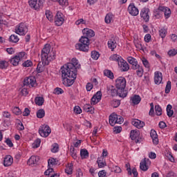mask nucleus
Returning <instances> with one entry per match:
<instances>
[{
	"instance_id": "nucleus-1",
	"label": "nucleus",
	"mask_w": 177,
	"mask_h": 177,
	"mask_svg": "<svg viewBox=\"0 0 177 177\" xmlns=\"http://www.w3.org/2000/svg\"><path fill=\"white\" fill-rule=\"evenodd\" d=\"M83 36L79 39V42L75 45L77 50L82 52H89L90 40L89 38L95 37V31L89 28H84L82 30Z\"/></svg>"
},
{
	"instance_id": "nucleus-2",
	"label": "nucleus",
	"mask_w": 177,
	"mask_h": 177,
	"mask_svg": "<svg viewBox=\"0 0 177 177\" xmlns=\"http://www.w3.org/2000/svg\"><path fill=\"white\" fill-rule=\"evenodd\" d=\"M60 71L62 73V84L65 86H71L75 82L77 73H73L68 72V71H63L62 69H60Z\"/></svg>"
},
{
	"instance_id": "nucleus-3",
	"label": "nucleus",
	"mask_w": 177,
	"mask_h": 177,
	"mask_svg": "<svg viewBox=\"0 0 177 177\" xmlns=\"http://www.w3.org/2000/svg\"><path fill=\"white\" fill-rule=\"evenodd\" d=\"M77 68H81V65H78V59L73 58L71 62L62 66L60 70L77 74Z\"/></svg>"
},
{
	"instance_id": "nucleus-4",
	"label": "nucleus",
	"mask_w": 177,
	"mask_h": 177,
	"mask_svg": "<svg viewBox=\"0 0 177 177\" xmlns=\"http://www.w3.org/2000/svg\"><path fill=\"white\" fill-rule=\"evenodd\" d=\"M52 130L48 124H41L38 130V133L42 138H48L50 135Z\"/></svg>"
},
{
	"instance_id": "nucleus-5",
	"label": "nucleus",
	"mask_w": 177,
	"mask_h": 177,
	"mask_svg": "<svg viewBox=\"0 0 177 177\" xmlns=\"http://www.w3.org/2000/svg\"><path fill=\"white\" fill-rule=\"evenodd\" d=\"M115 86L117 89H119V91H122L124 93L127 92L125 91V88L127 86V80L124 77H119L115 80Z\"/></svg>"
},
{
	"instance_id": "nucleus-6",
	"label": "nucleus",
	"mask_w": 177,
	"mask_h": 177,
	"mask_svg": "<svg viewBox=\"0 0 177 177\" xmlns=\"http://www.w3.org/2000/svg\"><path fill=\"white\" fill-rule=\"evenodd\" d=\"M44 0H28L29 6L35 10H39L44 5Z\"/></svg>"
},
{
	"instance_id": "nucleus-7",
	"label": "nucleus",
	"mask_w": 177,
	"mask_h": 177,
	"mask_svg": "<svg viewBox=\"0 0 177 177\" xmlns=\"http://www.w3.org/2000/svg\"><path fill=\"white\" fill-rule=\"evenodd\" d=\"M27 32H28V28L24 23H20L15 29V33L18 34V35H26Z\"/></svg>"
},
{
	"instance_id": "nucleus-8",
	"label": "nucleus",
	"mask_w": 177,
	"mask_h": 177,
	"mask_svg": "<svg viewBox=\"0 0 177 177\" xmlns=\"http://www.w3.org/2000/svg\"><path fill=\"white\" fill-rule=\"evenodd\" d=\"M28 85H30L32 88L37 86V80L35 79V77L30 76L29 77H26L24 80V86H28Z\"/></svg>"
},
{
	"instance_id": "nucleus-9",
	"label": "nucleus",
	"mask_w": 177,
	"mask_h": 177,
	"mask_svg": "<svg viewBox=\"0 0 177 177\" xmlns=\"http://www.w3.org/2000/svg\"><path fill=\"white\" fill-rule=\"evenodd\" d=\"M55 26L57 27H60V26L63 25L64 23V15L62 13V12L58 11L55 17Z\"/></svg>"
},
{
	"instance_id": "nucleus-10",
	"label": "nucleus",
	"mask_w": 177,
	"mask_h": 177,
	"mask_svg": "<svg viewBox=\"0 0 177 177\" xmlns=\"http://www.w3.org/2000/svg\"><path fill=\"white\" fill-rule=\"evenodd\" d=\"M149 13H150V9L146 7L142 8L140 11V17L143 19L145 23H149L150 21V15Z\"/></svg>"
},
{
	"instance_id": "nucleus-11",
	"label": "nucleus",
	"mask_w": 177,
	"mask_h": 177,
	"mask_svg": "<svg viewBox=\"0 0 177 177\" xmlns=\"http://www.w3.org/2000/svg\"><path fill=\"white\" fill-rule=\"evenodd\" d=\"M111 96H119L120 97H127L128 95V92L123 93L122 91H120L118 88H111Z\"/></svg>"
},
{
	"instance_id": "nucleus-12",
	"label": "nucleus",
	"mask_w": 177,
	"mask_h": 177,
	"mask_svg": "<svg viewBox=\"0 0 177 177\" xmlns=\"http://www.w3.org/2000/svg\"><path fill=\"white\" fill-rule=\"evenodd\" d=\"M102 100V91H97L91 98V104H97Z\"/></svg>"
},
{
	"instance_id": "nucleus-13",
	"label": "nucleus",
	"mask_w": 177,
	"mask_h": 177,
	"mask_svg": "<svg viewBox=\"0 0 177 177\" xmlns=\"http://www.w3.org/2000/svg\"><path fill=\"white\" fill-rule=\"evenodd\" d=\"M128 12L131 16H138L139 15V9L135 6L134 3H131L129 6Z\"/></svg>"
},
{
	"instance_id": "nucleus-14",
	"label": "nucleus",
	"mask_w": 177,
	"mask_h": 177,
	"mask_svg": "<svg viewBox=\"0 0 177 177\" xmlns=\"http://www.w3.org/2000/svg\"><path fill=\"white\" fill-rule=\"evenodd\" d=\"M118 64L119 67H120L121 71L125 72L129 70V64L122 58L120 59V62H119Z\"/></svg>"
},
{
	"instance_id": "nucleus-15",
	"label": "nucleus",
	"mask_w": 177,
	"mask_h": 177,
	"mask_svg": "<svg viewBox=\"0 0 177 177\" xmlns=\"http://www.w3.org/2000/svg\"><path fill=\"white\" fill-rule=\"evenodd\" d=\"M50 53V45L46 44L44 48L41 50V62H44V59H46L48 54Z\"/></svg>"
},
{
	"instance_id": "nucleus-16",
	"label": "nucleus",
	"mask_w": 177,
	"mask_h": 177,
	"mask_svg": "<svg viewBox=\"0 0 177 177\" xmlns=\"http://www.w3.org/2000/svg\"><path fill=\"white\" fill-rule=\"evenodd\" d=\"M38 162H39V156H32L27 161L28 165H30L31 167L38 165Z\"/></svg>"
},
{
	"instance_id": "nucleus-17",
	"label": "nucleus",
	"mask_w": 177,
	"mask_h": 177,
	"mask_svg": "<svg viewBox=\"0 0 177 177\" xmlns=\"http://www.w3.org/2000/svg\"><path fill=\"white\" fill-rule=\"evenodd\" d=\"M150 162V159L145 158L140 163V169L141 171H147V169H149V166L147 164H149Z\"/></svg>"
},
{
	"instance_id": "nucleus-18",
	"label": "nucleus",
	"mask_w": 177,
	"mask_h": 177,
	"mask_svg": "<svg viewBox=\"0 0 177 177\" xmlns=\"http://www.w3.org/2000/svg\"><path fill=\"white\" fill-rule=\"evenodd\" d=\"M164 12V8L162 6H159L157 9L153 11V16L156 19H160L162 17V15Z\"/></svg>"
},
{
	"instance_id": "nucleus-19",
	"label": "nucleus",
	"mask_w": 177,
	"mask_h": 177,
	"mask_svg": "<svg viewBox=\"0 0 177 177\" xmlns=\"http://www.w3.org/2000/svg\"><path fill=\"white\" fill-rule=\"evenodd\" d=\"M150 136L152 139L153 145H157L159 143L158 141V135H157V131L154 129H151L150 132Z\"/></svg>"
},
{
	"instance_id": "nucleus-20",
	"label": "nucleus",
	"mask_w": 177,
	"mask_h": 177,
	"mask_svg": "<svg viewBox=\"0 0 177 177\" xmlns=\"http://www.w3.org/2000/svg\"><path fill=\"white\" fill-rule=\"evenodd\" d=\"M132 125L138 128V129H140L145 127V122L140 120L138 119H134L131 121Z\"/></svg>"
},
{
	"instance_id": "nucleus-21",
	"label": "nucleus",
	"mask_w": 177,
	"mask_h": 177,
	"mask_svg": "<svg viewBox=\"0 0 177 177\" xmlns=\"http://www.w3.org/2000/svg\"><path fill=\"white\" fill-rule=\"evenodd\" d=\"M12 164H13V158L10 155L6 156L3 160L4 167H10Z\"/></svg>"
},
{
	"instance_id": "nucleus-22",
	"label": "nucleus",
	"mask_w": 177,
	"mask_h": 177,
	"mask_svg": "<svg viewBox=\"0 0 177 177\" xmlns=\"http://www.w3.org/2000/svg\"><path fill=\"white\" fill-rule=\"evenodd\" d=\"M140 136V131L138 129L136 130H131L130 132V138L131 140H136Z\"/></svg>"
},
{
	"instance_id": "nucleus-23",
	"label": "nucleus",
	"mask_w": 177,
	"mask_h": 177,
	"mask_svg": "<svg viewBox=\"0 0 177 177\" xmlns=\"http://www.w3.org/2000/svg\"><path fill=\"white\" fill-rule=\"evenodd\" d=\"M56 59V53L54 51L50 52L46 58L44 59V62H52Z\"/></svg>"
},
{
	"instance_id": "nucleus-24",
	"label": "nucleus",
	"mask_w": 177,
	"mask_h": 177,
	"mask_svg": "<svg viewBox=\"0 0 177 177\" xmlns=\"http://www.w3.org/2000/svg\"><path fill=\"white\" fill-rule=\"evenodd\" d=\"M108 48H109L112 52L117 48V41L115 39H111L108 41Z\"/></svg>"
},
{
	"instance_id": "nucleus-25",
	"label": "nucleus",
	"mask_w": 177,
	"mask_h": 177,
	"mask_svg": "<svg viewBox=\"0 0 177 177\" xmlns=\"http://www.w3.org/2000/svg\"><path fill=\"white\" fill-rule=\"evenodd\" d=\"M161 81H162V74L159 73L158 72H155V84H156L157 85H160V84H161Z\"/></svg>"
},
{
	"instance_id": "nucleus-26",
	"label": "nucleus",
	"mask_w": 177,
	"mask_h": 177,
	"mask_svg": "<svg viewBox=\"0 0 177 177\" xmlns=\"http://www.w3.org/2000/svg\"><path fill=\"white\" fill-rule=\"evenodd\" d=\"M84 111H86V113H90V114H93L95 113V108H93L91 104H86L83 106Z\"/></svg>"
},
{
	"instance_id": "nucleus-27",
	"label": "nucleus",
	"mask_w": 177,
	"mask_h": 177,
	"mask_svg": "<svg viewBox=\"0 0 177 177\" xmlns=\"http://www.w3.org/2000/svg\"><path fill=\"white\" fill-rule=\"evenodd\" d=\"M163 8L162 13L165 15V19H169L171 17V9L168 7L162 6Z\"/></svg>"
},
{
	"instance_id": "nucleus-28",
	"label": "nucleus",
	"mask_w": 177,
	"mask_h": 177,
	"mask_svg": "<svg viewBox=\"0 0 177 177\" xmlns=\"http://www.w3.org/2000/svg\"><path fill=\"white\" fill-rule=\"evenodd\" d=\"M116 114L115 113H112L109 115V124L111 127H114L115 125V124H117L116 122V117H115Z\"/></svg>"
},
{
	"instance_id": "nucleus-29",
	"label": "nucleus",
	"mask_w": 177,
	"mask_h": 177,
	"mask_svg": "<svg viewBox=\"0 0 177 177\" xmlns=\"http://www.w3.org/2000/svg\"><path fill=\"white\" fill-rule=\"evenodd\" d=\"M80 157L82 160H84L89 157V152L86 149H83L80 150Z\"/></svg>"
},
{
	"instance_id": "nucleus-30",
	"label": "nucleus",
	"mask_w": 177,
	"mask_h": 177,
	"mask_svg": "<svg viewBox=\"0 0 177 177\" xmlns=\"http://www.w3.org/2000/svg\"><path fill=\"white\" fill-rule=\"evenodd\" d=\"M131 100L133 104H139V103H140V100H142V98H140V95H135L134 96L131 97Z\"/></svg>"
},
{
	"instance_id": "nucleus-31",
	"label": "nucleus",
	"mask_w": 177,
	"mask_h": 177,
	"mask_svg": "<svg viewBox=\"0 0 177 177\" xmlns=\"http://www.w3.org/2000/svg\"><path fill=\"white\" fill-rule=\"evenodd\" d=\"M103 160L104 158L102 156L97 158V164L98 165L99 168H104V167L107 165L106 161H103Z\"/></svg>"
},
{
	"instance_id": "nucleus-32",
	"label": "nucleus",
	"mask_w": 177,
	"mask_h": 177,
	"mask_svg": "<svg viewBox=\"0 0 177 177\" xmlns=\"http://www.w3.org/2000/svg\"><path fill=\"white\" fill-rule=\"evenodd\" d=\"M121 59H122V57H121V56H120L117 54L112 55L109 57V60H111L112 62H117L118 64V63H120V62H121Z\"/></svg>"
},
{
	"instance_id": "nucleus-33",
	"label": "nucleus",
	"mask_w": 177,
	"mask_h": 177,
	"mask_svg": "<svg viewBox=\"0 0 177 177\" xmlns=\"http://www.w3.org/2000/svg\"><path fill=\"white\" fill-rule=\"evenodd\" d=\"M104 75L108 78H110V80H114V73H113V72L109 69L104 71Z\"/></svg>"
},
{
	"instance_id": "nucleus-34",
	"label": "nucleus",
	"mask_w": 177,
	"mask_h": 177,
	"mask_svg": "<svg viewBox=\"0 0 177 177\" xmlns=\"http://www.w3.org/2000/svg\"><path fill=\"white\" fill-rule=\"evenodd\" d=\"M44 102H45V100L44 99L43 97H36L35 98V103L37 106H42Z\"/></svg>"
},
{
	"instance_id": "nucleus-35",
	"label": "nucleus",
	"mask_w": 177,
	"mask_h": 177,
	"mask_svg": "<svg viewBox=\"0 0 177 177\" xmlns=\"http://www.w3.org/2000/svg\"><path fill=\"white\" fill-rule=\"evenodd\" d=\"M19 57L15 56L10 59V63L12 64V66H19V63L20 62V59L18 58Z\"/></svg>"
},
{
	"instance_id": "nucleus-36",
	"label": "nucleus",
	"mask_w": 177,
	"mask_h": 177,
	"mask_svg": "<svg viewBox=\"0 0 177 177\" xmlns=\"http://www.w3.org/2000/svg\"><path fill=\"white\" fill-rule=\"evenodd\" d=\"M65 172L67 175L73 174V163H68L65 169Z\"/></svg>"
},
{
	"instance_id": "nucleus-37",
	"label": "nucleus",
	"mask_w": 177,
	"mask_h": 177,
	"mask_svg": "<svg viewBox=\"0 0 177 177\" xmlns=\"http://www.w3.org/2000/svg\"><path fill=\"white\" fill-rule=\"evenodd\" d=\"M167 115L169 118L174 115V110H172V105L171 104L167 106Z\"/></svg>"
},
{
	"instance_id": "nucleus-38",
	"label": "nucleus",
	"mask_w": 177,
	"mask_h": 177,
	"mask_svg": "<svg viewBox=\"0 0 177 177\" xmlns=\"http://www.w3.org/2000/svg\"><path fill=\"white\" fill-rule=\"evenodd\" d=\"M20 39H19V37L17 35H11L9 37L10 42H12V44H17L19 42Z\"/></svg>"
},
{
	"instance_id": "nucleus-39",
	"label": "nucleus",
	"mask_w": 177,
	"mask_h": 177,
	"mask_svg": "<svg viewBox=\"0 0 177 177\" xmlns=\"http://www.w3.org/2000/svg\"><path fill=\"white\" fill-rule=\"evenodd\" d=\"M36 114L37 118H44L45 117V110L44 109H39Z\"/></svg>"
},
{
	"instance_id": "nucleus-40",
	"label": "nucleus",
	"mask_w": 177,
	"mask_h": 177,
	"mask_svg": "<svg viewBox=\"0 0 177 177\" xmlns=\"http://www.w3.org/2000/svg\"><path fill=\"white\" fill-rule=\"evenodd\" d=\"M111 104L113 109H117V107H119L120 104H121V101L120 100H113Z\"/></svg>"
},
{
	"instance_id": "nucleus-41",
	"label": "nucleus",
	"mask_w": 177,
	"mask_h": 177,
	"mask_svg": "<svg viewBox=\"0 0 177 177\" xmlns=\"http://www.w3.org/2000/svg\"><path fill=\"white\" fill-rule=\"evenodd\" d=\"M91 56L93 59V60H97V59L100 57V54H99V52L96 50H93L91 53Z\"/></svg>"
},
{
	"instance_id": "nucleus-42",
	"label": "nucleus",
	"mask_w": 177,
	"mask_h": 177,
	"mask_svg": "<svg viewBox=\"0 0 177 177\" xmlns=\"http://www.w3.org/2000/svg\"><path fill=\"white\" fill-rule=\"evenodd\" d=\"M9 66V62L6 61H0V68L1 70H6Z\"/></svg>"
},
{
	"instance_id": "nucleus-43",
	"label": "nucleus",
	"mask_w": 177,
	"mask_h": 177,
	"mask_svg": "<svg viewBox=\"0 0 177 177\" xmlns=\"http://www.w3.org/2000/svg\"><path fill=\"white\" fill-rule=\"evenodd\" d=\"M46 16L49 21H53V15H52V12H50V10H46Z\"/></svg>"
},
{
	"instance_id": "nucleus-44",
	"label": "nucleus",
	"mask_w": 177,
	"mask_h": 177,
	"mask_svg": "<svg viewBox=\"0 0 177 177\" xmlns=\"http://www.w3.org/2000/svg\"><path fill=\"white\" fill-rule=\"evenodd\" d=\"M155 111L156 115H162V109H161V106H160V105L155 106Z\"/></svg>"
},
{
	"instance_id": "nucleus-45",
	"label": "nucleus",
	"mask_w": 177,
	"mask_h": 177,
	"mask_svg": "<svg viewBox=\"0 0 177 177\" xmlns=\"http://www.w3.org/2000/svg\"><path fill=\"white\" fill-rule=\"evenodd\" d=\"M143 73H145V71L142 66H140L136 71V74L140 78L143 77Z\"/></svg>"
},
{
	"instance_id": "nucleus-46",
	"label": "nucleus",
	"mask_w": 177,
	"mask_h": 177,
	"mask_svg": "<svg viewBox=\"0 0 177 177\" xmlns=\"http://www.w3.org/2000/svg\"><path fill=\"white\" fill-rule=\"evenodd\" d=\"M142 62L143 66H145L146 68H150V63L149 62L147 59H146L145 57H142Z\"/></svg>"
},
{
	"instance_id": "nucleus-47",
	"label": "nucleus",
	"mask_w": 177,
	"mask_h": 177,
	"mask_svg": "<svg viewBox=\"0 0 177 177\" xmlns=\"http://www.w3.org/2000/svg\"><path fill=\"white\" fill-rule=\"evenodd\" d=\"M32 146L34 149H38V147L41 146V139L39 138L36 139L33 142Z\"/></svg>"
},
{
	"instance_id": "nucleus-48",
	"label": "nucleus",
	"mask_w": 177,
	"mask_h": 177,
	"mask_svg": "<svg viewBox=\"0 0 177 177\" xmlns=\"http://www.w3.org/2000/svg\"><path fill=\"white\" fill-rule=\"evenodd\" d=\"M12 113L15 114V115H20L21 114V110H20V108L15 106L12 109Z\"/></svg>"
},
{
	"instance_id": "nucleus-49",
	"label": "nucleus",
	"mask_w": 177,
	"mask_h": 177,
	"mask_svg": "<svg viewBox=\"0 0 177 177\" xmlns=\"http://www.w3.org/2000/svg\"><path fill=\"white\" fill-rule=\"evenodd\" d=\"M50 165H57V162L56 159L52 158L51 159H48V167H50Z\"/></svg>"
},
{
	"instance_id": "nucleus-50",
	"label": "nucleus",
	"mask_w": 177,
	"mask_h": 177,
	"mask_svg": "<svg viewBox=\"0 0 177 177\" xmlns=\"http://www.w3.org/2000/svg\"><path fill=\"white\" fill-rule=\"evenodd\" d=\"M52 149H51V151L52 153H57V151H59V144L57 143H54L52 145Z\"/></svg>"
},
{
	"instance_id": "nucleus-51",
	"label": "nucleus",
	"mask_w": 177,
	"mask_h": 177,
	"mask_svg": "<svg viewBox=\"0 0 177 177\" xmlns=\"http://www.w3.org/2000/svg\"><path fill=\"white\" fill-rule=\"evenodd\" d=\"M159 35L161 38L164 39L165 37H167V30L165 28H162L159 30Z\"/></svg>"
},
{
	"instance_id": "nucleus-52",
	"label": "nucleus",
	"mask_w": 177,
	"mask_h": 177,
	"mask_svg": "<svg viewBox=\"0 0 177 177\" xmlns=\"http://www.w3.org/2000/svg\"><path fill=\"white\" fill-rule=\"evenodd\" d=\"M171 86L172 84L171 83V81H168L165 87V93H169V92H171Z\"/></svg>"
},
{
	"instance_id": "nucleus-53",
	"label": "nucleus",
	"mask_w": 177,
	"mask_h": 177,
	"mask_svg": "<svg viewBox=\"0 0 177 177\" xmlns=\"http://www.w3.org/2000/svg\"><path fill=\"white\" fill-rule=\"evenodd\" d=\"M112 19L113 17H111V14H107L105 17V23H106V24H110Z\"/></svg>"
},
{
	"instance_id": "nucleus-54",
	"label": "nucleus",
	"mask_w": 177,
	"mask_h": 177,
	"mask_svg": "<svg viewBox=\"0 0 177 177\" xmlns=\"http://www.w3.org/2000/svg\"><path fill=\"white\" fill-rule=\"evenodd\" d=\"M115 117H116V124H122L124 122V118L122 116L116 114Z\"/></svg>"
},
{
	"instance_id": "nucleus-55",
	"label": "nucleus",
	"mask_w": 177,
	"mask_h": 177,
	"mask_svg": "<svg viewBox=\"0 0 177 177\" xmlns=\"http://www.w3.org/2000/svg\"><path fill=\"white\" fill-rule=\"evenodd\" d=\"M70 153H71V156L73 157V158H74V160H76L77 153H75V149H74V147H71Z\"/></svg>"
},
{
	"instance_id": "nucleus-56",
	"label": "nucleus",
	"mask_w": 177,
	"mask_h": 177,
	"mask_svg": "<svg viewBox=\"0 0 177 177\" xmlns=\"http://www.w3.org/2000/svg\"><path fill=\"white\" fill-rule=\"evenodd\" d=\"M61 6H68V0H57Z\"/></svg>"
},
{
	"instance_id": "nucleus-57",
	"label": "nucleus",
	"mask_w": 177,
	"mask_h": 177,
	"mask_svg": "<svg viewBox=\"0 0 177 177\" xmlns=\"http://www.w3.org/2000/svg\"><path fill=\"white\" fill-rule=\"evenodd\" d=\"M23 67H31L32 62L31 60H26L22 64Z\"/></svg>"
},
{
	"instance_id": "nucleus-58",
	"label": "nucleus",
	"mask_w": 177,
	"mask_h": 177,
	"mask_svg": "<svg viewBox=\"0 0 177 177\" xmlns=\"http://www.w3.org/2000/svg\"><path fill=\"white\" fill-rule=\"evenodd\" d=\"M167 54L170 57H172L174 56H176L177 50H175V49L170 50L168 51Z\"/></svg>"
},
{
	"instance_id": "nucleus-59",
	"label": "nucleus",
	"mask_w": 177,
	"mask_h": 177,
	"mask_svg": "<svg viewBox=\"0 0 177 177\" xmlns=\"http://www.w3.org/2000/svg\"><path fill=\"white\" fill-rule=\"evenodd\" d=\"M54 93L55 95H62V93H64V91H63L61 88L57 87L54 90Z\"/></svg>"
},
{
	"instance_id": "nucleus-60",
	"label": "nucleus",
	"mask_w": 177,
	"mask_h": 177,
	"mask_svg": "<svg viewBox=\"0 0 177 177\" xmlns=\"http://www.w3.org/2000/svg\"><path fill=\"white\" fill-rule=\"evenodd\" d=\"M73 111L75 114H81L82 113V109L80 106H75L73 109Z\"/></svg>"
},
{
	"instance_id": "nucleus-61",
	"label": "nucleus",
	"mask_w": 177,
	"mask_h": 177,
	"mask_svg": "<svg viewBox=\"0 0 177 177\" xmlns=\"http://www.w3.org/2000/svg\"><path fill=\"white\" fill-rule=\"evenodd\" d=\"M125 168L128 172V175H132V169H131V165L129 163L125 165Z\"/></svg>"
},
{
	"instance_id": "nucleus-62",
	"label": "nucleus",
	"mask_w": 177,
	"mask_h": 177,
	"mask_svg": "<svg viewBox=\"0 0 177 177\" xmlns=\"http://www.w3.org/2000/svg\"><path fill=\"white\" fill-rule=\"evenodd\" d=\"M136 61H137L136 59H135L133 57H127V62H128V63H129V64L133 65V63H135Z\"/></svg>"
},
{
	"instance_id": "nucleus-63",
	"label": "nucleus",
	"mask_w": 177,
	"mask_h": 177,
	"mask_svg": "<svg viewBox=\"0 0 177 177\" xmlns=\"http://www.w3.org/2000/svg\"><path fill=\"white\" fill-rule=\"evenodd\" d=\"M140 67V65L138 64V61L131 65L132 70H138Z\"/></svg>"
},
{
	"instance_id": "nucleus-64",
	"label": "nucleus",
	"mask_w": 177,
	"mask_h": 177,
	"mask_svg": "<svg viewBox=\"0 0 177 177\" xmlns=\"http://www.w3.org/2000/svg\"><path fill=\"white\" fill-rule=\"evenodd\" d=\"M99 177H107L106 176V170H102L98 172Z\"/></svg>"
}]
</instances>
